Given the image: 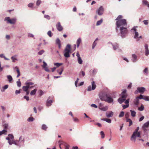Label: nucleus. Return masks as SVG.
I'll return each mask as SVG.
<instances>
[{
	"label": "nucleus",
	"instance_id": "obj_1",
	"mask_svg": "<svg viewBox=\"0 0 149 149\" xmlns=\"http://www.w3.org/2000/svg\"><path fill=\"white\" fill-rule=\"evenodd\" d=\"M99 97L101 100L104 101L109 103H112L113 101L110 94L107 92L100 93Z\"/></svg>",
	"mask_w": 149,
	"mask_h": 149
},
{
	"label": "nucleus",
	"instance_id": "obj_2",
	"mask_svg": "<svg viewBox=\"0 0 149 149\" xmlns=\"http://www.w3.org/2000/svg\"><path fill=\"white\" fill-rule=\"evenodd\" d=\"M139 129V127H137L131 136L130 138L131 140L134 142L136 141L137 137H141V133L139 132H138Z\"/></svg>",
	"mask_w": 149,
	"mask_h": 149
},
{
	"label": "nucleus",
	"instance_id": "obj_3",
	"mask_svg": "<svg viewBox=\"0 0 149 149\" xmlns=\"http://www.w3.org/2000/svg\"><path fill=\"white\" fill-rule=\"evenodd\" d=\"M116 24V31L118 30V28H120L121 27L127 26V24L125 19H121L117 21Z\"/></svg>",
	"mask_w": 149,
	"mask_h": 149
},
{
	"label": "nucleus",
	"instance_id": "obj_4",
	"mask_svg": "<svg viewBox=\"0 0 149 149\" xmlns=\"http://www.w3.org/2000/svg\"><path fill=\"white\" fill-rule=\"evenodd\" d=\"M71 51V45L68 44L66 46L64 51V55L65 57L68 58L70 57L69 53Z\"/></svg>",
	"mask_w": 149,
	"mask_h": 149
},
{
	"label": "nucleus",
	"instance_id": "obj_5",
	"mask_svg": "<svg viewBox=\"0 0 149 149\" xmlns=\"http://www.w3.org/2000/svg\"><path fill=\"white\" fill-rule=\"evenodd\" d=\"M127 26L121 27L119 28L120 36L122 38L125 37L127 33L128 30Z\"/></svg>",
	"mask_w": 149,
	"mask_h": 149
},
{
	"label": "nucleus",
	"instance_id": "obj_6",
	"mask_svg": "<svg viewBox=\"0 0 149 149\" xmlns=\"http://www.w3.org/2000/svg\"><path fill=\"white\" fill-rule=\"evenodd\" d=\"M4 20L7 21V23L14 24L16 22L17 19L16 18H13L10 19L9 17H6L5 18Z\"/></svg>",
	"mask_w": 149,
	"mask_h": 149
},
{
	"label": "nucleus",
	"instance_id": "obj_7",
	"mask_svg": "<svg viewBox=\"0 0 149 149\" xmlns=\"http://www.w3.org/2000/svg\"><path fill=\"white\" fill-rule=\"evenodd\" d=\"M25 85L26 86H24L22 87V89L24 91H27L29 88V87L28 84H30L31 85H33L34 83L32 82H29V81H27L25 83Z\"/></svg>",
	"mask_w": 149,
	"mask_h": 149
},
{
	"label": "nucleus",
	"instance_id": "obj_8",
	"mask_svg": "<svg viewBox=\"0 0 149 149\" xmlns=\"http://www.w3.org/2000/svg\"><path fill=\"white\" fill-rule=\"evenodd\" d=\"M146 91V88L143 87H138L137 90L134 92L136 94H137L139 93H143Z\"/></svg>",
	"mask_w": 149,
	"mask_h": 149
},
{
	"label": "nucleus",
	"instance_id": "obj_9",
	"mask_svg": "<svg viewBox=\"0 0 149 149\" xmlns=\"http://www.w3.org/2000/svg\"><path fill=\"white\" fill-rule=\"evenodd\" d=\"M109 43H111L113 47V49L114 50H116L117 49H118V52H122V50L119 48V45L118 44L116 43H114L112 44L111 43L109 42Z\"/></svg>",
	"mask_w": 149,
	"mask_h": 149
},
{
	"label": "nucleus",
	"instance_id": "obj_10",
	"mask_svg": "<svg viewBox=\"0 0 149 149\" xmlns=\"http://www.w3.org/2000/svg\"><path fill=\"white\" fill-rule=\"evenodd\" d=\"M92 86H89L88 87L87 91H91L95 90L96 87V85L94 81H93L91 82Z\"/></svg>",
	"mask_w": 149,
	"mask_h": 149
},
{
	"label": "nucleus",
	"instance_id": "obj_11",
	"mask_svg": "<svg viewBox=\"0 0 149 149\" xmlns=\"http://www.w3.org/2000/svg\"><path fill=\"white\" fill-rule=\"evenodd\" d=\"M8 136L6 138V140L8 141V142L9 145H11L12 144V143H11V141L12 140L14 139V136L12 134H8Z\"/></svg>",
	"mask_w": 149,
	"mask_h": 149
},
{
	"label": "nucleus",
	"instance_id": "obj_12",
	"mask_svg": "<svg viewBox=\"0 0 149 149\" xmlns=\"http://www.w3.org/2000/svg\"><path fill=\"white\" fill-rule=\"evenodd\" d=\"M128 96L127 93V91L126 89H124L120 95V97L122 98H124L126 100V99Z\"/></svg>",
	"mask_w": 149,
	"mask_h": 149
},
{
	"label": "nucleus",
	"instance_id": "obj_13",
	"mask_svg": "<svg viewBox=\"0 0 149 149\" xmlns=\"http://www.w3.org/2000/svg\"><path fill=\"white\" fill-rule=\"evenodd\" d=\"M96 12L99 15H102L104 12V8L102 6H101L97 10Z\"/></svg>",
	"mask_w": 149,
	"mask_h": 149
},
{
	"label": "nucleus",
	"instance_id": "obj_14",
	"mask_svg": "<svg viewBox=\"0 0 149 149\" xmlns=\"http://www.w3.org/2000/svg\"><path fill=\"white\" fill-rule=\"evenodd\" d=\"M99 108L100 109L104 111H105L108 109V107H103L102 104L101 103L99 104Z\"/></svg>",
	"mask_w": 149,
	"mask_h": 149
},
{
	"label": "nucleus",
	"instance_id": "obj_15",
	"mask_svg": "<svg viewBox=\"0 0 149 149\" xmlns=\"http://www.w3.org/2000/svg\"><path fill=\"white\" fill-rule=\"evenodd\" d=\"M56 26L57 30L60 31H62L63 29V27L61 25L60 22H58L56 25Z\"/></svg>",
	"mask_w": 149,
	"mask_h": 149
},
{
	"label": "nucleus",
	"instance_id": "obj_16",
	"mask_svg": "<svg viewBox=\"0 0 149 149\" xmlns=\"http://www.w3.org/2000/svg\"><path fill=\"white\" fill-rule=\"evenodd\" d=\"M137 56L134 54H132V61L133 63H135L137 61Z\"/></svg>",
	"mask_w": 149,
	"mask_h": 149
},
{
	"label": "nucleus",
	"instance_id": "obj_17",
	"mask_svg": "<svg viewBox=\"0 0 149 149\" xmlns=\"http://www.w3.org/2000/svg\"><path fill=\"white\" fill-rule=\"evenodd\" d=\"M49 98L50 97H49L46 102V105L48 107L50 106L52 104V103L53 102L52 100H49Z\"/></svg>",
	"mask_w": 149,
	"mask_h": 149
},
{
	"label": "nucleus",
	"instance_id": "obj_18",
	"mask_svg": "<svg viewBox=\"0 0 149 149\" xmlns=\"http://www.w3.org/2000/svg\"><path fill=\"white\" fill-rule=\"evenodd\" d=\"M113 112L110 111L109 112H107L106 113V116L107 118H109L112 117L113 115Z\"/></svg>",
	"mask_w": 149,
	"mask_h": 149
},
{
	"label": "nucleus",
	"instance_id": "obj_19",
	"mask_svg": "<svg viewBox=\"0 0 149 149\" xmlns=\"http://www.w3.org/2000/svg\"><path fill=\"white\" fill-rule=\"evenodd\" d=\"M56 43L58 45V47L59 49H60L61 47V41L59 39L57 38L56 40Z\"/></svg>",
	"mask_w": 149,
	"mask_h": 149
},
{
	"label": "nucleus",
	"instance_id": "obj_20",
	"mask_svg": "<svg viewBox=\"0 0 149 149\" xmlns=\"http://www.w3.org/2000/svg\"><path fill=\"white\" fill-rule=\"evenodd\" d=\"M133 102L134 104L137 106H138L139 103V99L136 97L134 99Z\"/></svg>",
	"mask_w": 149,
	"mask_h": 149
},
{
	"label": "nucleus",
	"instance_id": "obj_21",
	"mask_svg": "<svg viewBox=\"0 0 149 149\" xmlns=\"http://www.w3.org/2000/svg\"><path fill=\"white\" fill-rule=\"evenodd\" d=\"M15 69H17V77L18 78L19 76L20 75V72L17 66H16L14 68V70H15Z\"/></svg>",
	"mask_w": 149,
	"mask_h": 149
},
{
	"label": "nucleus",
	"instance_id": "obj_22",
	"mask_svg": "<svg viewBox=\"0 0 149 149\" xmlns=\"http://www.w3.org/2000/svg\"><path fill=\"white\" fill-rule=\"evenodd\" d=\"M81 42V38H79L77 40L76 43H77V48H78L79 47L80 44Z\"/></svg>",
	"mask_w": 149,
	"mask_h": 149
},
{
	"label": "nucleus",
	"instance_id": "obj_23",
	"mask_svg": "<svg viewBox=\"0 0 149 149\" xmlns=\"http://www.w3.org/2000/svg\"><path fill=\"white\" fill-rule=\"evenodd\" d=\"M126 100L124 98H122V97H120L118 100V102L120 104H122L123 102H124Z\"/></svg>",
	"mask_w": 149,
	"mask_h": 149
},
{
	"label": "nucleus",
	"instance_id": "obj_24",
	"mask_svg": "<svg viewBox=\"0 0 149 149\" xmlns=\"http://www.w3.org/2000/svg\"><path fill=\"white\" fill-rule=\"evenodd\" d=\"M37 90L36 89H35L32 90L30 93V95L31 96L34 95L36 94Z\"/></svg>",
	"mask_w": 149,
	"mask_h": 149
},
{
	"label": "nucleus",
	"instance_id": "obj_25",
	"mask_svg": "<svg viewBox=\"0 0 149 149\" xmlns=\"http://www.w3.org/2000/svg\"><path fill=\"white\" fill-rule=\"evenodd\" d=\"M11 143L13 144H14L15 145L19 146V147H21V145L19 144L18 143H17L15 140H14V139L12 140L11 141Z\"/></svg>",
	"mask_w": 149,
	"mask_h": 149
},
{
	"label": "nucleus",
	"instance_id": "obj_26",
	"mask_svg": "<svg viewBox=\"0 0 149 149\" xmlns=\"http://www.w3.org/2000/svg\"><path fill=\"white\" fill-rule=\"evenodd\" d=\"M101 120H104L106 122L109 123H111V120L110 119L107 118H103L101 119Z\"/></svg>",
	"mask_w": 149,
	"mask_h": 149
},
{
	"label": "nucleus",
	"instance_id": "obj_27",
	"mask_svg": "<svg viewBox=\"0 0 149 149\" xmlns=\"http://www.w3.org/2000/svg\"><path fill=\"white\" fill-rule=\"evenodd\" d=\"M142 129L144 131V133L145 134H147L148 130V128L142 127Z\"/></svg>",
	"mask_w": 149,
	"mask_h": 149
},
{
	"label": "nucleus",
	"instance_id": "obj_28",
	"mask_svg": "<svg viewBox=\"0 0 149 149\" xmlns=\"http://www.w3.org/2000/svg\"><path fill=\"white\" fill-rule=\"evenodd\" d=\"M63 68H60V69H59L57 71V72L60 75H61V74L62 73V72H63Z\"/></svg>",
	"mask_w": 149,
	"mask_h": 149
},
{
	"label": "nucleus",
	"instance_id": "obj_29",
	"mask_svg": "<svg viewBox=\"0 0 149 149\" xmlns=\"http://www.w3.org/2000/svg\"><path fill=\"white\" fill-rule=\"evenodd\" d=\"M7 78L8 79L9 82V83H11L12 80H13V78L11 75H9L7 76Z\"/></svg>",
	"mask_w": 149,
	"mask_h": 149
},
{
	"label": "nucleus",
	"instance_id": "obj_30",
	"mask_svg": "<svg viewBox=\"0 0 149 149\" xmlns=\"http://www.w3.org/2000/svg\"><path fill=\"white\" fill-rule=\"evenodd\" d=\"M142 127L148 128L149 127V121L145 123Z\"/></svg>",
	"mask_w": 149,
	"mask_h": 149
},
{
	"label": "nucleus",
	"instance_id": "obj_31",
	"mask_svg": "<svg viewBox=\"0 0 149 149\" xmlns=\"http://www.w3.org/2000/svg\"><path fill=\"white\" fill-rule=\"evenodd\" d=\"M130 111L131 113V115L132 117H134L136 116V112L134 111L130 110Z\"/></svg>",
	"mask_w": 149,
	"mask_h": 149
},
{
	"label": "nucleus",
	"instance_id": "obj_32",
	"mask_svg": "<svg viewBox=\"0 0 149 149\" xmlns=\"http://www.w3.org/2000/svg\"><path fill=\"white\" fill-rule=\"evenodd\" d=\"M126 121L128 122H129V126H130L132 124V120L130 119H127L126 120Z\"/></svg>",
	"mask_w": 149,
	"mask_h": 149
},
{
	"label": "nucleus",
	"instance_id": "obj_33",
	"mask_svg": "<svg viewBox=\"0 0 149 149\" xmlns=\"http://www.w3.org/2000/svg\"><path fill=\"white\" fill-rule=\"evenodd\" d=\"M77 61L79 64H82L83 61L81 57L77 58Z\"/></svg>",
	"mask_w": 149,
	"mask_h": 149
},
{
	"label": "nucleus",
	"instance_id": "obj_34",
	"mask_svg": "<svg viewBox=\"0 0 149 149\" xmlns=\"http://www.w3.org/2000/svg\"><path fill=\"white\" fill-rule=\"evenodd\" d=\"M8 87V85H6L4 86L2 88V89L1 90L2 92H4L5 90L7 89Z\"/></svg>",
	"mask_w": 149,
	"mask_h": 149
},
{
	"label": "nucleus",
	"instance_id": "obj_35",
	"mask_svg": "<svg viewBox=\"0 0 149 149\" xmlns=\"http://www.w3.org/2000/svg\"><path fill=\"white\" fill-rule=\"evenodd\" d=\"M134 38L135 39H136L139 37V33L138 32L136 31H135V32L134 33Z\"/></svg>",
	"mask_w": 149,
	"mask_h": 149
},
{
	"label": "nucleus",
	"instance_id": "obj_36",
	"mask_svg": "<svg viewBox=\"0 0 149 149\" xmlns=\"http://www.w3.org/2000/svg\"><path fill=\"white\" fill-rule=\"evenodd\" d=\"M0 57L1 58H4V59L7 60H9V59L6 58L3 54H0Z\"/></svg>",
	"mask_w": 149,
	"mask_h": 149
},
{
	"label": "nucleus",
	"instance_id": "obj_37",
	"mask_svg": "<svg viewBox=\"0 0 149 149\" xmlns=\"http://www.w3.org/2000/svg\"><path fill=\"white\" fill-rule=\"evenodd\" d=\"M102 19H101L100 20L97 21L96 23V25L99 26L101 24L102 22Z\"/></svg>",
	"mask_w": 149,
	"mask_h": 149
},
{
	"label": "nucleus",
	"instance_id": "obj_38",
	"mask_svg": "<svg viewBox=\"0 0 149 149\" xmlns=\"http://www.w3.org/2000/svg\"><path fill=\"white\" fill-rule=\"evenodd\" d=\"M144 107L143 104H141L140 107L138 108V110L140 111H142L144 110Z\"/></svg>",
	"mask_w": 149,
	"mask_h": 149
},
{
	"label": "nucleus",
	"instance_id": "obj_39",
	"mask_svg": "<svg viewBox=\"0 0 149 149\" xmlns=\"http://www.w3.org/2000/svg\"><path fill=\"white\" fill-rule=\"evenodd\" d=\"M34 119V118L33 117H31L28 118L27 120L29 122H32L33 121Z\"/></svg>",
	"mask_w": 149,
	"mask_h": 149
},
{
	"label": "nucleus",
	"instance_id": "obj_40",
	"mask_svg": "<svg viewBox=\"0 0 149 149\" xmlns=\"http://www.w3.org/2000/svg\"><path fill=\"white\" fill-rule=\"evenodd\" d=\"M143 99L144 100L146 101H148L149 100V97L148 96L143 95Z\"/></svg>",
	"mask_w": 149,
	"mask_h": 149
},
{
	"label": "nucleus",
	"instance_id": "obj_41",
	"mask_svg": "<svg viewBox=\"0 0 149 149\" xmlns=\"http://www.w3.org/2000/svg\"><path fill=\"white\" fill-rule=\"evenodd\" d=\"M62 63H54V65L56 66L57 67H59L60 66L62 65Z\"/></svg>",
	"mask_w": 149,
	"mask_h": 149
},
{
	"label": "nucleus",
	"instance_id": "obj_42",
	"mask_svg": "<svg viewBox=\"0 0 149 149\" xmlns=\"http://www.w3.org/2000/svg\"><path fill=\"white\" fill-rule=\"evenodd\" d=\"M17 84L18 87H19L21 86V84L20 79H19L17 81Z\"/></svg>",
	"mask_w": 149,
	"mask_h": 149
},
{
	"label": "nucleus",
	"instance_id": "obj_43",
	"mask_svg": "<svg viewBox=\"0 0 149 149\" xmlns=\"http://www.w3.org/2000/svg\"><path fill=\"white\" fill-rule=\"evenodd\" d=\"M148 68H146L143 70V73L145 74H146L148 73Z\"/></svg>",
	"mask_w": 149,
	"mask_h": 149
},
{
	"label": "nucleus",
	"instance_id": "obj_44",
	"mask_svg": "<svg viewBox=\"0 0 149 149\" xmlns=\"http://www.w3.org/2000/svg\"><path fill=\"white\" fill-rule=\"evenodd\" d=\"M100 135H101L102 138V139L104 138V136H105V135H104V132L102 131H101V132H100Z\"/></svg>",
	"mask_w": 149,
	"mask_h": 149
},
{
	"label": "nucleus",
	"instance_id": "obj_45",
	"mask_svg": "<svg viewBox=\"0 0 149 149\" xmlns=\"http://www.w3.org/2000/svg\"><path fill=\"white\" fill-rule=\"evenodd\" d=\"M47 128V127L46 125L45 124H43L42 125V130H46Z\"/></svg>",
	"mask_w": 149,
	"mask_h": 149
},
{
	"label": "nucleus",
	"instance_id": "obj_46",
	"mask_svg": "<svg viewBox=\"0 0 149 149\" xmlns=\"http://www.w3.org/2000/svg\"><path fill=\"white\" fill-rule=\"evenodd\" d=\"M8 124L7 123H5L3 125V126L4 127V129L7 130L8 127Z\"/></svg>",
	"mask_w": 149,
	"mask_h": 149
},
{
	"label": "nucleus",
	"instance_id": "obj_47",
	"mask_svg": "<svg viewBox=\"0 0 149 149\" xmlns=\"http://www.w3.org/2000/svg\"><path fill=\"white\" fill-rule=\"evenodd\" d=\"M124 115V113L123 111H121L119 115V117H123Z\"/></svg>",
	"mask_w": 149,
	"mask_h": 149
},
{
	"label": "nucleus",
	"instance_id": "obj_48",
	"mask_svg": "<svg viewBox=\"0 0 149 149\" xmlns=\"http://www.w3.org/2000/svg\"><path fill=\"white\" fill-rule=\"evenodd\" d=\"M143 3L145 5L148 6V2L146 0H143Z\"/></svg>",
	"mask_w": 149,
	"mask_h": 149
},
{
	"label": "nucleus",
	"instance_id": "obj_49",
	"mask_svg": "<svg viewBox=\"0 0 149 149\" xmlns=\"http://www.w3.org/2000/svg\"><path fill=\"white\" fill-rule=\"evenodd\" d=\"M44 17L45 18L47 19L48 20H49L50 18V17L48 15H44Z\"/></svg>",
	"mask_w": 149,
	"mask_h": 149
},
{
	"label": "nucleus",
	"instance_id": "obj_50",
	"mask_svg": "<svg viewBox=\"0 0 149 149\" xmlns=\"http://www.w3.org/2000/svg\"><path fill=\"white\" fill-rule=\"evenodd\" d=\"M145 54L146 56H148L149 54V49L145 50Z\"/></svg>",
	"mask_w": 149,
	"mask_h": 149
},
{
	"label": "nucleus",
	"instance_id": "obj_51",
	"mask_svg": "<svg viewBox=\"0 0 149 149\" xmlns=\"http://www.w3.org/2000/svg\"><path fill=\"white\" fill-rule=\"evenodd\" d=\"M96 44H97L96 42H95V41H94L93 42V45H92V49H94V48L95 47L96 45Z\"/></svg>",
	"mask_w": 149,
	"mask_h": 149
},
{
	"label": "nucleus",
	"instance_id": "obj_52",
	"mask_svg": "<svg viewBox=\"0 0 149 149\" xmlns=\"http://www.w3.org/2000/svg\"><path fill=\"white\" fill-rule=\"evenodd\" d=\"M28 36L29 38H33L34 35L31 33H29L28 34Z\"/></svg>",
	"mask_w": 149,
	"mask_h": 149
},
{
	"label": "nucleus",
	"instance_id": "obj_53",
	"mask_svg": "<svg viewBox=\"0 0 149 149\" xmlns=\"http://www.w3.org/2000/svg\"><path fill=\"white\" fill-rule=\"evenodd\" d=\"M2 132V134H6V133L7 132V130H6L3 129L2 131H0Z\"/></svg>",
	"mask_w": 149,
	"mask_h": 149
},
{
	"label": "nucleus",
	"instance_id": "obj_54",
	"mask_svg": "<svg viewBox=\"0 0 149 149\" xmlns=\"http://www.w3.org/2000/svg\"><path fill=\"white\" fill-rule=\"evenodd\" d=\"M47 34L50 37H51L52 36V33L51 31H49L48 32Z\"/></svg>",
	"mask_w": 149,
	"mask_h": 149
},
{
	"label": "nucleus",
	"instance_id": "obj_55",
	"mask_svg": "<svg viewBox=\"0 0 149 149\" xmlns=\"http://www.w3.org/2000/svg\"><path fill=\"white\" fill-rule=\"evenodd\" d=\"M122 18H123V16L121 15H119L118 17L116 19V20L117 21L119 20H120V19H122Z\"/></svg>",
	"mask_w": 149,
	"mask_h": 149
},
{
	"label": "nucleus",
	"instance_id": "obj_56",
	"mask_svg": "<svg viewBox=\"0 0 149 149\" xmlns=\"http://www.w3.org/2000/svg\"><path fill=\"white\" fill-rule=\"evenodd\" d=\"M41 3V1L40 0H38L37 1L36 4L37 6H39L40 4Z\"/></svg>",
	"mask_w": 149,
	"mask_h": 149
},
{
	"label": "nucleus",
	"instance_id": "obj_57",
	"mask_svg": "<svg viewBox=\"0 0 149 149\" xmlns=\"http://www.w3.org/2000/svg\"><path fill=\"white\" fill-rule=\"evenodd\" d=\"M144 48L145 49V50L149 49L148 45L146 43L145 44Z\"/></svg>",
	"mask_w": 149,
	"mask_h": 149
},
{
	"label": "nucleus",
	"instance_id": "obj_58",
	"mask_svg": "<svg viewBox=\"0 0 149 149\" xmlns=\"http://www.w3.org/2000/svg\"><path fill=\"white\" fill-rule=\"evenodd\" d=\"M137 27L136 26H134L133 28L131 29V31H132V30H133L135 32V31H136L137 29H136V28H137Z\"/></svg>",
	"mask_w": 149,
	"mask_h": 149
},
{
	"label": "nucleus",
	"instance_id": "obj_59",
	"mask_svg": "<svg viewBox=\"0 0 149 149\" xmlns=\"http://www.w3.org/2000/svg\"><path fill=\"white\" fill-rule=\"evenodd\" d=\"M143 95H142L141 94H140L139 96L137 97L139 99H143Z\"/></svg>",
	"mask_w": 149,
	"mask_h": 149
},
{
	"label": "nucleus",
	"instance_id": "obj_60",
	"mask_svg": "<svg viewBox=\"0 0 149 149\" xmlns=\"http://www.w3.org/2000/svg\"><path fill=\"white\" fill-rule=\"evenodd\" d=\"M44 93L43 91L41 90H40L39 91V95L40 96H41L43 95Z\"/></svg>",
	"mask_w": 149,
	"mask_h": 149
},
{
	"label": "nucleus",
	"instance_id": "obj_61",
	"mask_svg": "<svg viewBox=\"0 0 149 149\" xmlns=\"http://www.w3.org/2000/svg\"><path fill=\"white\" fill-rule=\"evenodd\" d=\"M129 116V113L128 112H127L125 114V117L126 120L128 118V117Z\"/></svg>",
	"mask_w": 149,
	"mask_h": 149
},
{
	"label": "nucleus",
	"instance_id": "obj_62",
	"mask_svg": "<svg viewBox=\"0 0 149 149\" xmlns=\"http://www.w3.org/2000/svg\"><path fill=\"white\" fill-rule=\"evenodd\" d=\"M44 52V51L43 50H40L38 53V54L39 55H42Z\"/></svg>",
	"mask_w": 149,
	"mask_h": 149
},
{
	"label": "nucleus",
	"instance_id": "obj_63",
	"mask_svg": "<svg viewBox=\"0 0 149 149\" xmlns=\"http://www.w3.org/2000/svg\"><path fill=\"white\" fill-rule=\"evenodd\" d=\"M129 105L128 104H126V105H123L122 106L123 109H125L129 107Z\"/></svg>",
	"mask_w": 149,
	"mask_h": 149
},
{
	"label": "nucleus",
	"instance_id": "obj_64",
	"mask_svg": "<svg viewBox=\"0 0 149 149\" xmlns=\"http://www.w3.org/2000/svg\"><path fill=\"white\" fill-rule=\"evenodd\" d=\"M11 59H12L13 60V62H15V61L17 60V58H15V57L13 56H12L11 57Z\"/></svg>",
	"mask_w": 149,
	"mask_h": 149
}]
</instances>
